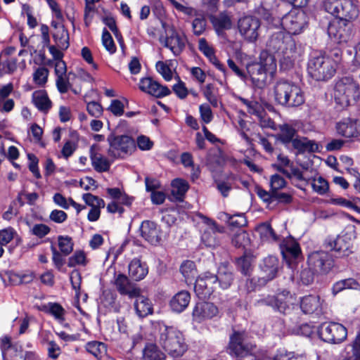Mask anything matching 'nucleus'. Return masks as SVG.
I'll return each mask as SVG.
<instances>
[{"label": "nucleus", "mask_w": 360, "mask_h": 360, "mask_svg": "<svg viewBox=\"0 0 360 360\" xmlns=\"http://www.w3.org/2000/svg\"><path fill=\"white\" fill-rule=\"evenodd\" d=\"M267 48L280 57L281 66L290 68L297 57V47L295 40L288 33L277 32L269 37Z\"/></svg>", "instance_id": "nucleus-1"}, {"label": "nucleus", "mask_w": 360, "mask_h": 360, "mask_svg": "<svg viewBox=\"0 0 360 360\" xmlns=\"http://www.w3.org/2000/svg\"><path fill=\"white\" fill-rule=\"evenodd\" d=\"M270 27H277L281 25L290 34H299L307 25V16L301 9H292L282 18H276L271 13H267L264 17Z\"/></svg>", "instance_id": "nucleus-2"}, {"label": "nucleus", "mask_w": 360, "mask_h": 360, "mask_svg": "<svg viewBox=\"0 0 360 360\" xmlns=\"http://www.w3.org/2000/svg\"><path fill=\"white\" fill-rule=\"evenodd\" d=\"M159 343L172 357L181 356L188 349L182 333L172 327L165 326L160 330Z\"/></svg>", "instance_id": "nucleus-3"}, {"label": "nucleus", "mask_w": 360, "mask_h": 360, "mask_svg": "<svg viewBox=\"0 0 360 360\" xmlns=\"http://www.w3.org/2000/svg\"><path fill=\"white\" fill-rule=\"evenodd\" d=\"M256 345L245 331H234L229 338L227 352L236 360L255 356Z\"/></svg>", "instance_id": "nucleus-4"}, {"label": "nucleus", "mask_w": 360, "mask_h": 360, "mask_svg": "<svg viewBox=\"0 0 360 360\" xmlns=\"http://www.w3.org/2000/svg\"><path fill=\"white\" fill-rule=\"evenodd\" d=\"M336 66V62L328 56L314 54L308 61L307 71L310 77L315 80L325 81L334 76Z\"/></svg>", "instance_id": "nucleus-5"}, {"label": "nucleus", "mask_w": 360, "mask_h": 360, "mask_svg": "<svg viewBox=\"0 0 360 360\" xmlns=\"http://www.w3.org/2000/svg\"><path fill=\"white\" fill-rule=\"evenodd\" d=\"M360 96L359 85L350 77L339 79L335 86L334 98L338 104L346 108L356 102Z\"/></svg>", "instance_id": "nucleus-6"}, {"label": "nucleus", "mask_w": 360, "mask_h": 360, "mask_svg": "<svg viewBox=\"0 0 360 360\" xmlns=\"http://www.w3.org/2000/svg\"><path fill=\"white\" fill-rule=\"evenodd\" d=\"M165 34L159 37L162 46L172 51L174 56H179L185 49L188 38L181 29H176L173 25L162 22Z\"/></svg>", "instance_id": "nucleus-7"}, {"label": "nucleus", "mask_w": 360, "mask_h": 360, "mask_svg": "<svg viewBox=\"0 0 360 360\" xmlns=\"http://www.w3.org/2000/svg\"><path fill=\"white\" fill-rule=\"evenodd\" d=\"M108 142L109 143L108 154L113 159L124 158L136 150L134 140L127 135L110 134L108 137Z\"/></svg>", "instance_id": "nucleus-8"}, {"label": "nucleus", "mask_w": 360, "mask_h": 360, "mask_svg": "<svg viewBox=\"0 0 360 360\" xmlns=\"http://www.w3.org/2000/svg\"><path fill=\"white\" fill-rule=\"evenodd\" d=\"M351 19H334L328 26V36L338 44H347L352 40L354 32Z\"/></svg>", "instance_id": "nucleus-9"}, {"label": "nucleus", "mask_w": 360, "mask_h": 360, "mask_svg": "<svg viewBox=\"0 0 360 360\" xmlns=\"http://www.w3.org/2000/svg\"><path fill=\"white\" fill-rule=\"evenodd\" d=\"M324 8L335 19H354L358 15V9L351 0H326Z\"/></svg>", "instance_id": "nucleus-10"}, {"label": "nucleus", "mask_w": 360, "mask_h": 360, "mask_svg": "<svg viewBox=\"0 0 360 360\" xmlns=\"http://www.w3.org/2000/svg\"><path fill=\"white\" fill-rule=\"evenodd\" d=\"M238 27L243 38L250 43L255 42L257 40L262 31L260 20L252 15L240 18Z\"/></svg>", "instance_id": "nucleus-11"}, {"label": "nucleus", "mask_w": 360, "mask_h": 360, "mask_svg": "<svg viewBox=\"0 0 360 360\" xmlns=\"http://www.w3.org/2000/svg\"><path fill=\"white\" fill-rule=\"evenodd\" d=\"M320 338L325 342L338 344L344 341L347 335V328L338 323H325L319 329Z\"/></svg>", "instance_id": "nucleus-12"}, {"label": "nucleus", "mask_w": 360, "mask_h": 360, "mask_svg": "<svg viewBox=\"0 0 360 360\" xmlns=\"http://www.w3.org/2000/svg\"><path fill=\"white\" fill-rule=\"evenodd\" d=\"M309 266L317 274H326L333 266L331 256L325 251H315L308 256Z\"/></svg>", "instance_id": "nucleus-13"}, {"label": "nucleus", "mask_w": 360, "mask_h": 360, "mask_svg": "<svg viewBox=\"0 0 360 360\" xmlns=\"http://www.w3.org/2000/svg\"><path fill=\"white\" fill-rule=\"evenodd\" d=\"M217 278L210 272H205L195 280L194 290L196 295L202 300L207 299L213 293Z\"/></svg>", "instance_id": "nucleus-14"}, {"label": "nucleus", "mask_w": 360, "mask_h": 360, "mask_svg": "<svg viewBox=\"0 0 360 360\" xmlns=\"http://www.w3.org/2000/svg\"><path fill=\"white\" fill-rule=\"evenodd\" d=\"M288 295V292L283 291L282 293H279L276 296H269L265 299L258 300L257 304L269 305L281 313L287 314L291 309L290 300H292V297Z\"/></svg>", "instance_id": "nucleus-15"}, {"label": "nucleus", "mask_w": 360, "mask_h": 360, "mask_svg": "<svg viewBox=\"0 0 360 360\" xmlns=\"http://www.w3.org/2000/svg\"><path fill=\"white\" fill-rule=\"evenodd\" d=\"M90 159L91 165L98 172H108L115 159L109 156L107 158L101 153V148L98 145L94 144L90 148Z\"/></svg>", "instance_id": "nucleus-16"}, {"label": "nucleus", "mask_w": 360, "mask_h": 360, "mask_svg": "<svg viewBox=\"0 0 360 360\" xmlns=\"http://www.w3.org/2000/svg\"><path fill=\"white\" fill-rule=\"evenodd\" d=\"M139 85L142 91L156 98H162L171 94V91L166 86L160 84L151 77L142 78Z\"/></svg>", "instance_id": "nucleus-17"}, {"label": "nucleus", "mask_w": 360, "mask_h": 360, "mask_svg": "<svg viewBox=\"0 0 360 360\" xmlns=\"http://www.w3.org/2000/svg\"><path fill=\"white\" fill-rule=\"evenodd\" d=\"M246 70L248 80L250 79L255 87L262 89L265 86L268 75L256 61L248 63Z\"/></svg>", "instance_id": "nucleus-18"}, {"label": "nucleus", "mask_w": 360, "mask_h": 360, "mask_svg": "<svg viewBox=\"0 0 360 360\" xmlns=\"http://www.w3.org/2000/svg\"><path fill=\"white\" fill-rule=\"evenodd\" d=\"M323 302L319 295H307L302 298L300 308L304 314L318 316L323 313Z\"/></svg>", "instance_id": "nucleus-19"}, {"label": "nucleus", "mask_w": 360, "mask_h": 360, "mask_svg": "<svg viewBox=\"0 0 360 360\" xmlns=\"http://www.w3.org/2000/svg\"><path fill=\"white\" fill-rule=\"evenodd\" d=\"M140 233L142 238L152 245H157L160 241V229L153 221H143L140 226Z\"/></svg>", "instance_id": "nucleus-20"}, {"label": "nucleus", "mask_w": 360, "mask_h": 360, "mask_svg": "<svg viewBox=\"0 0 360 360\" xmlns=\"http://www.w3.org/2000/svg\"><path fill=\"white\" fill-rule=\"evenodd\" d=\"M218 308L211 302H198L193 310V317L195 321L201 322L212 319L218 314Z\"/></svg>", "instance_id": "nucleus-21"}, {"label": "nucleus", "mask_w": 360, "mask_h": 360, "mask_svg": "<svg viewBox=\"0 0 360 360\" xmlns=\"http://www.w3.org/2000/svg\"><path fill=\"white\" fill-rule=\"evenodd\" d=\"M328 246L338 252L340 257H347L352 252L351 239L346 235L338 236L330 240Z\"/></svg>", "instance_id": "nucleus-22"}, {"label": "nucleus", "mask_w": 360, "mask_h": 360, "mask_svg": "<svg viewBox=\"0 0 360 360\" xmlns=\"http://www.w3.org/2000/svg\"><path fill=\"white\" fill-rule=\"evenodd\" d=\"M115 284L121 295H128L131 299L141 292V289L131 283L127 276L122 274L117 276Z\"/></svg>", "instance_id": "nucleus-23"}, {"label": "nucleus", "mask_w": 360, "mask_h": 360, "mask_svg": "<svg viewBox=\"0 0 360 360\" xmlns=\"http://www.w3.org/2000/svg\"><path fill=\"white\" fill-rule=\"evenodd\" d=\"M280 249L285 260L297 259L301 255V248L299 243L292 238H288L283 240Z\"/></svg>", "instance_id": "nucleus-24"}, {"label": "nucleus", "mask_w": 360, "mask_h": 360, "mask_svg": "<svg viewBox=\"0 0 360 360\" xmlns=\"http://www.w3.org/2000/svg\"><path fill=\"white\" fill-rule=\"evenodd\" d=\"M133 298H135L134 308L139 318H144L153 313V304L148 298L141 295V292Z\"/></svg>", "instance_id": "nucleus-25"}, {"label": "nucleus", "mask_w": 360, "mask_h": 360, "mask_svg": "<svg viewBox=\"0 0 360 360\" xmlns=\"http://www.w3.org/2000/svg\"><path fill=\"white\" fill-rule=\"evenodd\" d=\"M215 278H217V281H218L221 288H229L234 279L231 267L226 263H222L218 268L217 274L215 275Z\"/></svg>", "instance_id": "nucleus-26"}, {"label": "nucleus", "mask_w": 360, "mask_h": 360, "mask_svg": "<svg viewBox=\"0 0 360 360\" xmlns=\"http://www.w3.org/2000/svg\"><path fill=\"white\" fill-rule=\"evenodd\" d=\"M203 221L207 227L204 229L202 234V242L207 247H214L217 244L216 240V224L214 221L207 217H203Z\"/></svg>", "instance_id": "nucleus-27"}, {"label": "nucleus", "mask_w": 360, "mask_h": 360, "mask_svg": "<svg viewBox=\"0 0 360 360\" xmlns=\"http://www.w3.org/2000/svg\"><path fill=\"white\" fill-rule=\"evenodd\" d=\"M198 49L206 56L219 70L225 72L224 66L219 62L215 56L214 50L205 38H200L198 41Z\"/></svg>", "instance_id": "nucleus-28"}, {"label": "nucleus", "mask_w": 360, "mask_h": 360, "mask_svg": "<svg viewBox=\"0 0 360 360\" xmlns=\"http://www.w3.org/2000/svg\"><path fill=\"white\" fill-rule=\"evenodd\" d=\"M336 130L338 134L346 138L357 137L360 133L357 122L350 120L338 122Z\"/></svg>", "instance_id": "nucleus-29"}, {"label": "nucleus", "mask_w": 360, "mask_h": 360, "mask_svg": "<svg viewBox=\"0 0 360 360\" xmlns=\"http://www.w3.org/2000/svg\"><path fill=\"white\" fill-rule=\"evenodd\" d=\"M267 75L273 77L277 69L276 60L272 54L267 51H262L259 53L258 61H256Z\"/></svg>", "instance_id": "nucleus-30"}, {"label": "nucleus", "mask_w": 360, "mask_h": 360, "mask_svg": "<svg viewBox=\"0 0 360 360\" xmlns=\"http://www.w3.org/2000/svg\"><path fill=\"white\" fill-rule=\"evenodd\" d=\"M293 82L287 80H279L276 82L274 86V95L275 101L277 103L283 105L285 103V99L288 98V93Z\"/></svg>", "instance_id": "nucleus-31"}, {"label": "nucleus", "mask_w": 360, "mask_h": 360, "mask_svg": "<svg viewBox=\"0 0 360 360\" xmlns=\"http://www.w3.org/2000/svg\"><path fill=\"white\" fill-rule=\"evenodd\" d=\"M148 268L145 262L139 259L134 258L129 264V274L130 277L136 281L143 279L148 274Z\"/></svg>", "instance_id": "nucleus-32"}, {"label": "nucleus", "mask_w": 360, "mask_h": 360, "mask_svg": "<svg viewBox=\"0 0 360 360\" xmlns=\"http://www.w3.org/2000/svg\"><path fill=\"white\" fill-rule=\"evenodd\" d=\"M279 262L277 257L274 256H268L263 260L261 264V269L264 273V278L266 280H272L278 273Z\"/></svg>", "instance_id": "nucleus-33"}, {"label": "nucleus", "mask_w": 360, "mask_h": 360, "mask_svg": "<svg viewBox=\"0 0 360 360\" xmlns=\"http://www.w3.org/2000/svg\"><path fill=\"white\" fill-rule=\"evenodd\" d=\"M32 103L41 112L46 113L52 106V102L49 99L45 90H37L32 93Z\"/></svg>", "instance_id": "nucleus-34"}, {"label": "nucleus", "mask_w": 360, "mask_h": 360, "mask_svg": "<svg viewBox=\"0 0 360 360\" xmlns=\"http://www.w3.org/2000/svg\"><path fill=\"white\" fill-rule=\"evenodd\" d=\"M292 145L299 153L306 152L316 153L320 151V146L316 141L309 140L305 137L295 139Z\"/></svg>", "instance_id": "nucleus-35"}, {"label": "nucleus", "mask_w": 360, "mask_h": 360, "mask_svg": "<svg viewBox=\"0 0 360 360\" xmlns=\"http://www.w3.org/2000/svg\"><path fill=\"white\" fill-rule=\"evenodd\" d=\"M191 300L190 293L186 290L177 292L170 301V307L172 311L182 312L188 305Z\"/></svg>", "instance_id": "nucleus-36"}, {"label": "nucleus", "mask_w": 360, "mask_h": 360, "mask_svg": "<svg viewBox=\"0 0 360 360\" xmlns=\"http://www.w3.org/2000/svg\"><path fill=\"white\" fill-rule=\"evenodd\" d=\"M292 87L283 106L292 108L300 106L304 103V93L300 86L293 83Z\"/></svg>", "instance_id": "nucleus-37"}, {"label": "nucleus", "mask_w": 360, "mask_h": 360, "mask_svg": "<svg viewBox=\"0 0 360 360\" xmlns=\"http://www.w3.org/2000/svg\"><path fill=\"white\" fill-rule=\"evenodd\" d=\"M171 186L172 200L183 201L184 198L189 188L188 182L182 179H175L172 181Z\"/></svg>", "instance_id": "nucleus-38"}, {"label": "nucleus", "mask_w": 360, "mask_h": 360, "mask_svg": "<svg viewBox=\"0 0 360 360\" xmlns=\"http://www.w3.org/2000/svg\"><path fill=\"white\" fill-rule=\"evenodd\" d=\"M210 21L218 34L226 30L231 28L232 22L230 17L226 13H220L218 15H212Z\"/></svg>", "instance_id": "nucleus-39"}, {"label": "nucleus", "mask_w": 360, "mask_h": 360, "mask_svg": "<svg viewBox=\"0 0 360 360\" xmlns=\"http://www.w3.org/2000/svg\"><path fill=\"white\" fill-rule=\"evenodd\" d=\"M17 69V58L8 56L7 52L0 55V74H10Z\"/></svg>", "instance_id": "nucleus-40"}, {"label": "nucleus", "mask_w": 360, "mask_h": 360, "mask_svg": "<svg viewBox=\"0 0 360 360\" xmlns=\"http://www.w3.org/2000/svg\"><path fill=\"white\" fill-rule=\"evenodd\" d=\"M41 311L49 313L52 315L58 322L65 321V311L63 307L56 302H49L39 308Z\"/></svg>", "instance_id": "nucleus-41"}, {"label": "nucleus", "mask_w": 360, "mask_h": 360, "mask_svg": "<svg viewBox=\"0 0 360 360\" xmlns=\"http://www.w3.org/2000/svg\"><path fill=\"white\" fill-rule=\"evenodd\" d=\"M56 31L53 34V39L59 49H66L69 46V34L68 30L62 25L56 26Z\"/></svg>", "instance_id": "nucleus-42"}, {"label": "nucleus", "mask_w": 360, "mask_h": 360, "mask_svg": "<svg viewBox=\"0 0 360 360\" xmlns=\"http://www.w3.org/2000/svg\"><path fill=\"white\" fill-rule=\"evenodd\" d=\"M296 130L292 126L284 124L279 126V132L277 134V139L284 144L293 143L296 139Z\"/></svg>", "instance_id": "nucleus-43"}, {"label": "nucleus", "mask_w": 360, "mask_h": 360, "mask_svg": "<svg viewBox=\"0 0 360 360\" xmlns=\"http://www.w3.org/2000/svg\"><path fill=\"white\" fill-rule=\"evenodd\" d=\"M165 355L158 346L153 343H148L143 349V360H165Z\"/></svg>", "instance_id": "nucleus-44"}, {"label": "nucleus", "mask_w": 360, "mask_h": 360, "mask_svg": "<svg viewBox=\"0 0 360 360\" xmlns=\"http://www.w3.org/2000/svg\"><path fill=\"white\" fill-rule=\"evenodd\" d=\"M86 350L97 359L103 358L107 352L104 343L98 341H91L86 344Z\"/></svg>", "instance_id": "nucleus-45"}, {"label": "nucleus", "mask_w": 360, "mask_h": 360, "mask_svg": "<svg viewBox=\"0 0 360 360\" xmlns=\"http://www.w3.org/2000/svg\"><path fill=\"white\" fill-rule=\"evenodd\" d=\"M239 101L246 107V110L249 114L255 116H261L264 110L262 105L257 101L248 100L242 97H239Z\"/></svg>", "instance_id": "nucleus-46"}, {"label": "nucleus", "mask_w": 360, "mask_h": 360, "mask_svg": "<svg viewBox=\"0 0 360 360\" xmlns=\"http://www.w3.org/2000/svg\"><path fill=\"white\" fill-rule=\"evenodd\" d=\"M290 172H288L286 177L290 179L295 186L302 189V184H307V181L304 177L302 172L299 168L294 166H290Z\"/></svg>", "instance_id": "nucleus-47"}, {"label": "nucleus", "mask_w": 360, "mask_h": 360, "mask_svg": "<svg viewBox=\"0 0 360 360\" xmlns=\"http://www.w3.org/2000/svg\"><path fill=\"white\" fill-rule=\"evenodd\" d=\"M58 246L60 250L59 252L63 255H69L73 250L74 243L72 238L68 236H58Z\"/></svg>", "instance_id": "nucleus-48"}, {"label": "nucleus", "mask_w": 360, "mask_h": 360, "mask_svg": "<svg viewBox=\"0 0 360 360\" xmlns=\"http://www.w3.org/2000/svg\"><path fill=\"white\" fill-rule=\"evenodd\" d=\"M202 94L207 101L214 108L219 104L217 96V88L213 84H207L202 89Z\"/></svg>", "instance_id": "nucleus-49"}, {"label": "nucleus", "mask_w": 360, "mask_h": 360, "mask_svg": "<svg viewBox=\"0 0 360 360\" xmlns=\"http://www.w3.org/2000/svg\"><path fill=\"white\" fill-rule=\"evenodd\" d=\"M181 273L186 279V282H191L195 278L197 270L195 265L192 261H186L181 265L180 267Z\"/></svg>", "instance_id": "nucleus-50"}, {"label": "nucleus", "mask_w": 360, "mask_h": 360, "mask_svg": "<svg viewBox=\"0 0 360 360\" xmlns=\"http://www.w3.org/2000/svg\"><path fill=\"white\" fill-rule=\"evenodd\" d=\"M86 255L83 250H76L74 254L69 257L68 266L75 267L76 266H85L88 264Z\"/></svg>", "instance_id": "nucleus-51"}, {"label": "nucleus", "mask_w": 360, "mask_h": 360, "mask_svg": "<svg viewBox=\"0 0 360 360\" xmlns=\"http://www.w3.org/2000/svg\"><path fill=\"white\" fill-rule=\"evenodd\" d=\"M262 240L268 241H276L278 236L275 233L271 226L268 224H264L259 226L257 229Z\"/></svg>", "instance_id": "nucleus-52"}, {"label": "nucleus", "mask_w": 360, "mask_h": 360, "mask_svg": "<svg viewBox=\"0 0 360 360\" xmlns=\"http://www.w3.org/2000/svg\"><path fill=\"white\" fill-rule=\"evenodd\" d=\"M311 186L313 191L319 195H324L329 190V185L328 181L321 176L314 178L311 183Z\"/></svg>", "instance_id": "nucleus-53"}, {"label": "nucleus", "mask_w": 360, "mask_h": 360, "mask_svg": "<svg viewBox=\"0 0 360 360\" xmlns=\"http://www.w3.org/2000/svg\"><path fill=\"white\" fill-rule=\"evenodd\" d=\"M331 203L347 207L348 209L354 210L357 212H360V209L358 207L357 204L360 202L359 198L354 199V201L347 200L343 198H333L330 200Z\"/></svg>", "instance_id": "nucleus-54"}, {"label": "nucleus", "mask_w": 360, "mask_h": 360, "mask_svg": "<svg viewBox=\"0 0 360 360\" xmlns=\"http://www.w3.org/2000/svg\"><path fill=\"white\" fill-rule=\"evenodd\" d=\"M351 347L352 355L345 357L342 360H360V332L358 333L354 340L348 345Z\"/></svg>", "instance_id": "nucleus-55"}, {"label": "nucleus", "mask_w": 360, "mask_h": 360, "mask_svg": "<svg viewBox=\"0 0 360 360\" xmlns=\"http://www.w3.org/2000/svg\"><path fill=\"white\" fill-rule=\"evenodd\" d=\"M17 236V232L12 227L0 230V245H6Z\"/></svg>", "instance_id": "nucleus-56"}, {"label": "nucleus", "mask_w": 360, "mask_h": 360, "mask_svg": "<svg viewBox=\"0 0 360 360\" xmlns=\"http://www.w3.org/2000/svg\"><path fill=\"white\" fill-rule=\"evenodd\" d=\"M286 184V181L280 174H273L270 178V186L272 193L285 188Z\"/></svg>", "instance_id": "nucleus-57"}, {"label": "nucleus", "mask_w": 360, "mask_h": 360, "mask_svg": "<svg viewBox=\"0 0 360 360\" xmlns=\"http://www.w3.org/2000/svg\"><path fill=\"white\" fill-rule=\"evenodd\" d=\"M102 44L105 49H106V51H108L110 54L115 53V44L114 43L112 36L106 29H104L103 30Z\"/></svg>", "instance_id": "nucleus-58"}, {"label": "nucleus", "mask_w": 360, "mask_h": 360, "mask_svg": "<svg viewBox=\"0 0 360 360\" xmlns=\"http://www.w3.org/2000/svg\"><path fill=\"white\" fill-rule=\"evenodd\" d=\"M49 71L44 67L38 68L33 74V79L35 84L42 86L47 82Z\"/></svg>", "instance_id": "nucleus-59"}, {"label": "nucleus", "mask_w": 360, "mask_h": 360, "mask_svg": "<svg viewBox=\"0 0 360 360\" xmlns=\"http://www.w3.org/2000/svg\"><path fill=\"white\" fill-rule=\"evenodd\" d=\"M82 199L85 203L92 207H105V204L103 199L92 195L91 193H84Z\"/></svg>", "instance_id": "nucleus-60"}, {"label": "nucleus", "mask_w": 360, "mask_h": 360, "mask_svg": "<svg viewBox=\"0 0 360 360\" xmlns=\"http://www.w3.org/2000/svg\"><path fill=\"white\" fill-rule=\"evenodd\" d=\"M199 112H200L201 120L205 124H209L212 121V120L214 118V115H213L212 111L208 104H207V103L201 104L199 106Z\"/></svg>", "instance_id": "nucleus-61"}, {"label": "nucleus", "mask_w": 360, "mask_h": 360, "mask_svg": "<svg viewBox=\"0 0 360 360\" xmlns=\"http://www.w3.org/2000/svg\"><path fill=\"white\" fill-rule=\"evenodd\" d=\"M156 70L167 82L172 79V72L169 67L162 61H158L155 65Z\"/></svg>", "instance_id": "nucleus-62"}, {"label": "nucleus", "mask_w": 360, "mask_h": 360, "mask_svg": "<svg viewBox=\"0 0 360 360\" xmlns=\"http://www.w3.org/2000/svg\"><path fill=\"white\" fill-rule=\"evenodd\" d=\"M56 84L60 94L67 93L72 86L69 82V79L66 78L65 75L57 77L56 79Z\"/></svg>", "instance_id": "nucleus-63"}, {"label": "nucleus", "mask_w": 360, "mask_h": 360, "mask_svg": "<svg viewBox=\"0 0 360 360\" xmlns=\"http://www.w3.org/2000/svg\"><path fill=\"white\" fill-rule=\"evenodd\" d=\"M302 356H295L294 353L288 352L285 349H279L273 360H304Z\"/></svg>", "instance_id": "nucleus-64"}]
</instances>
